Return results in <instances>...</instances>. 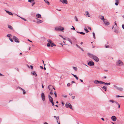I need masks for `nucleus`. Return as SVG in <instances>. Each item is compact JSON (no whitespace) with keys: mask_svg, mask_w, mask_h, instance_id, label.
I'll use <instances>...</instances> for the list:
<instances>
[{"mask_svg":"<svg viewBox=\"0 0 124 124\" xmlns=\"http://www.w3.org/2000/svg\"><path fill=\"white\" fill-rule=\"evenodd\" d=\"M54 94L55 96V97H57V94L56 93L55 91H54Z\"/></svg>","mask_w":124,"mask_h":124,"instance_id":"40","label":"nucleus"},{"mask_svg":"<svg viewBox=\"0 0 124 124\" xmlns=\"http://www.w3.org/2000/svg\"><path fill=\"white\" fill-rule=\"evenodd\" d=\"M51 103L52 104V106H54V101H53L52 102H51Z\"/></svg>","mask_w":124,"mask_h":124,"instance_id":"51","label":"nucleus"},{"mask_svg":"<svg viewBox=\"0 0 124 124\" xmlns=\"http://www.w3.org/2000/svg\"><path fill=\"white\" fill-rule=\"evenodd\" d=\"M19 17H20L22 19H23V20L25 21H26V19H25V18H23V17H21L19 16H18Z\"/></svg>","mask_w":124,"mask_h":124,"instance_id":"34","label":"nucleus"},{"mask_svg":"<svg viewBox=\"0 0 124 124\" xmlns=\"http://www.w3.org/2000/svg\"><path fill=\"white\" fill-rule=\"evenodd\" d=\"M85 15L86 16H87L88 17H89V14L87 11L85 12Z\"/></svg>","mask_w":124,"mask_h":124,"instance_id":"19","label":"nucleus"},{"mask_svg":"<svg viewBox=\"0 0 124 124\" xmlns=\"http://www.w3.org/2000/svg\"><path fill=\"white\" fill-rule=\"evenodd\" d=\"M30 67L31 68V69H33V66L32 65H30Z\"/></svg>","mask_w":124,"mask_h":124,"instance_id":"55","label":"nucleus"},{"mask_svg":"<svg viewBox=\"0 0 124 124\" xmlns=\"http://www.w3.org/2000/svg\"><path fill=\"white\" fill-rule=\"evenodd\" d=\"M88 29H89L90 30H91V28L90 27L88 26Z\"/></svg>","mask_w":124,"mask_h":124,"instance_id":"47","label":"nucleus"},{"mask_svg":"<svg viewBox=\"0 0 124 124\" xmlns=\"http://www.w3.org/2000/svg\"><path fill=\"white\" fill-rule=\"evenodd\" d=\"M71 39L72 40L73 42H77V39L75 38L73 36H71Z\"/></svg>","mask_w":124,"mask_h":124,"instance_id":"13","label":"nucleus"},{"mask_svg":"<svg viewBox=\"0 0 124 124\" xmlns=\"http://www.w3.org/2000/svg\"><path fill=\"white\" fill-rule=\"evenodd\" d=\"M79 80H80V81H81V82H83V80H82V79H79Z\"/></svg>","mask_w":124,"mask_h":124,"instance_id":"58","label":"nucleus"},{"mask_svg":"<svg viewBox=\"0 0 124 124\" xmlns=\"http://www.w3.org/2000/svg\"><path fill=\"white\" fill-rule=\"evenodd\" d=\"M40 69H43V67L42 66H40Z\"/></svg>","mask_w":124,"mask_h":124,"instance_id":"54","label":"nucleus"},{"mask_svg":"<svg viewBox=\"0 0 124 124\" xmlns=\"http://www.w3.org/2000/svg\"><path fill=\"white\" fill-rule=\"evenodd\" d=\"M113 86L115 87L117 89L119 90L120 91H123V88L122 87H118L115 85H113Z\"/></svg>","mask_w":124,"mask_h":124,"instance_id":"7","label":"nucleus"},{"mask_svg":"<svg viewBox=\"0 0 124 124\" xmlns=\"http://www.w3.org/2000/svg\"><path fill=\"white\" fill-rule=\"evenodd\" d=\"M76 46L78 48H80V47L78 45H77V44H76Z\"/></svg>","mask_w":124,"mask_h":124,"instance_id":"46","label":"nucleus"},{"mask_svg":"<svg viewBox=\"0 0 124 124\" xmlns=\"http://www.w3.org/2000/svg\"><path fill=\"white\" fill-rule=\"evenodd\" d=\"M60 1L63 4H67L68 3V1L67 0H60Z\"/></svg>","mask_w":124,"mask_h":124,"instance_id":"14","label":"nucleus"},{"mask_svg":"<svg viewBox=\"0 0 124 124\" xmlns=\"http://www.w3.org/2000/svg\"><path fill=\"white\" fill-rule=\"evenodd\" d=\"M99 18L101 19L103 21L105 19H104V17L103 16H100L99 17Z\"/></svg>","mask_w":124,"mask_h":124,"instance_id":"17","label":"nucleus"},{"mask_svg":"<svg viewBox=\"0 0 124 124\" xmlns=\"http://www.w3.org/2000/svg\"><path fill=\"white\" fill-rule=\"evenodd\" d=\"M59 116L58 117L57 116V117L56 118V119L57 120V121H58V120H59Z\"/></svg>","mask_w":124,"mask_h":124,"instance_id":"39","label":"nucleus"},{"mask_svg":"<svg viewBox=\"0 0 124 124\" xmlns=\"http://www.w3.org/2000/svg\"><path fill=\"white\" fill-rule=\"evenodd\" d=\"M102 88L105 91H107V88L106 86H104L102 87Z\"/></svg>","mask_w":124,"mask_h":124,"instance_id":"23","label":"nucleus"},{"mask_svg":"<svg viewBox=\"0 0 124 124\" xmlns=\"http://www.w3.org/2000/svg\"><path fill=\"white\" fill-rule=\"evenodd\" d=\"M36 17H37L39 18H41V15L39 14H37L36 15Z\"/></svg>","mask_w":124,"mask_h":124,"instance_id":"21","label":"nucleus"},{"mask_svg":"<svg viewBox=\"0 0 124 124\" xmlns=\"http://www.w3.org/2000/svg\"><path fill=\"white\" fill-rule=\"evenodd\" d=\"M93 37L94 39H95V34L94 32L93 33Z\"/></svg>","mask_w":124,"mask_h":124,"instance_id":"33","label":"nucleus"},{"mask_svg":"<svg viewBox=\"0 0 124 124\" xmlns=\"http://www.w3.org/2000/svg\"><path fill=\"white\" fill-rule=\"evenodd\" d=\"M124 96H120L119 95H116V97H124Z\"/></svg>","mask_w":124,"mask_h":124,"instance_id":"31","label":"nucleus"},{"mask_svg":"<svg viewBox=\"0 0 124 124\" xmlns=\"http://www.w3.org/2000/svg\"><path fill=\"white\" fill-rule=\"evenodd\" d=\"M76 32L78 33H80L82 35H85V33L83 32H79L78 31H76Z\"/></svg>","mask_w":124,"mask_h":124,"instance_id":"22","label":"nucleus"},{"mask_svg":"<svg viewBox=\"0 0 124 124\" xmlns=\"http://www.w3.org/2000/svg\"><path fill=\"white\" fill-rule=\"evenodd\" d=\"M75 98V96H72V99H74Z\"/></svg>","mask_w":124,"mask_h":124,"instance_id":"52","label":"nucleus"},{"mask_svg":"<svg viewBox=\"0 0 124 124\" xmlns=\"http://www.w3.org/2000/svg\"><path fill=\"white\" fill-rule=\"evenodd\" d=\"M63 97H65V98H66L67 97V95H64L63 96Z\"/></svg>","mask_w":124,"mask_h":124,"instance_id":"60","label":"nucleus"},{"mask_svg":"<svg viewBox=\"0 0 124 124\" xmlns=\"http://www.w3.org/2000/svg\"><path fill=\"white\" fill-rule=\"evenodd\" d=\"M109 101H110V102H111L113 103H114L115 102V101H114V100H110Z\"/></svg>","mask_w":124,"mask_h":124,"instance_id":"37","label":"nucleus"},{"mask_svg":"<svg viewBox=\"0 0 124 124\" xmlns=\"http://www.w3.org/2000/svg\"><path fill=\"white\" fill-rule=\"evenodd\" d=\"M66 40H67L68 41H69L71 44H72V43L71 40L69 38H66Z\"/></svg>","mask_w":124,"mask_h":124,"instance_id":"18","label":"nucleus"},{"mask_svg":"<svg viewBox=\"0 0 124 124\" xmlns=\"http://www.w3.org/2000/svg\"><path fill=\"white\" fill-rule=\"evenodd\" d=\"M44 124H48L46 122H44Z\"/></svg>","mask_w":124,"mask_h":124,"instance_id":"62","label":"nucleus"},{"mask_svg":"<svg viewBox=\"0 0 124 124\" xmlns=\"http://www.w3.org/2000/svg\"><path fill=\"white\" fill-rule=\"evenodd\" d=\"M84 30L85 31H86V33H87L89 32V31L86 28H85L84 29Z\"/></svg>","mask_w":124,"mask_h":124,"instance_id":"36","label":"nucleus"},{"mask_svg":"<svg viewBox=\"0 0 124 124\" xmlns=\"http://www.w3.org/2000/svg\"><path fill=\"white\" fill-rule=\"evenodd\" d=\"M8 28L10 29L11 30H12L13 29L12 27L10 25H8Z\"/></svg>","mask_w":124,"mask_h":124,"instance_id":"25","label":"nucleus"},{"mask_svg":"<svg viewBox=\"0 0 124 124\" xmlns=\"http://www.w3.org/2000/svg\"><path fill=\"white\" fill-rule=\"evenodd\" d=\"M103 22L105 24V25H108L109 24V23L107 21V20L106 19H105L103 21Z\"/></svg>","mask_w":124,"mask_h":124,"instance_id":"11","label":"nucleus"},{"mask_svg":"<svg viewBox=\"0 0 124 124\" xmlns=\"http://www.w3.org/2000/svg\"><path fill=\"white\" fill-rule=\"evenodd\" d=\"M43 22V21L41 20H39V21H38L37 22V23H41Z\"/></svg>","mask_w":124,"mask_h":124,"instance_id":"32","label":"nucleus"},{"mask_svg":"<svg viewBox=\"0 0 124 124\" xmlns=\"http://www.w3.org/2000/svg\"><path fill=\"white\" fill-rule=\"evenodd\" d=\"M28 2L30 3H32L34 1V0H28Z\"/></svg>","mask_w":124,"mask_h":124,"instance_id":"28","label":"nucleus"},{"mask_svg":"<svg viewBox=\"0 0 124 124\" xmlns=\"http://www.w3.org/2000/svg\"><path fill=\"white\" fill-rule=\"evenodd\" d=\"M101 82L102 81H99L96 80H95L94 82V83L96 84H101Z\"/></svg>","mask_w":124,"mask_h":124,"instance_id":"12","label":"nucleus"},{"mask_svg":"<svg viewBox=\"0 0 124 124\" xmlns=\"http://www.w3.org/2000/svg\"><path fill=\"white\" fill-rule=\"evenodd\" d=\"M80 49H81L83 51H84L83 49L80 47V48H79Z\"/></svg>","mask_w":124,"mask_h":124,"instance_id":"56","label":"nucleus"},{"mask_svg":"<svg viewBox=\"0 0 124 124\" xmlns=\"http://www.w3.org/2000/svg\"><path fill=\"white\" fill-rule=\"evenodd\" d=\"M74 19H75L76 21L77 22L78 21V18H77V17L76 16H75Z\"/></svg>","mask_w":124,"mask_h":124,"instance_id":"29","label":"nucleus"},{"mask_svg":"<svg viewBox=\"0 0 124 124\" xmlns=\"http://www.w3.org/2000/svg\"><path fill=\"white\" fill-rule=\"evenodd\" d=\"M110 83H107V84L106 85H110Z\"/></svg>","mask_w":124,"mask_h":124,"instance_id":"48","label":"nucleus"},{"mask_svg":"<svg viewBox=\"0 0 124 124\" xmlns=\"http://www.w3.org/2000/svg\"><path fill=\"white\" fill-rule=\"evenodd\" d=\"M114 32L116 33H117L118 32V31L117 30H116L114 31Z\"/></svg>","mask_w":124,"mask_h":124,"instance_id":"42","label":"nucleus"},{"mask_svg":"<svg viewBox=\"0 0 124 124\" xmlns=\"http://www.w3.org/2000/svg\"><path fill=\"white\" fill-rule=\"evenodd\" d=\"M44 1L46 3H47L48 5H50L49 2L47 0H44Z\"/></svg>","mask_w":124,"mask_h":124,"instance_id":"24","label":"nucleus"},{"mask_svg":"<svg viewBox=\"0 0 124 124\" xmlns=\"http://www.w3.org/2000/svg\"><path fill=\"white\" fill-rule=\"evenodd\" d=\"M118 105V108H120V105L119 104H117Z\"/></svg>","mask_w":124,"mask_h":124,"instance_id":"57","label":"nucleus"},{"mask_svg":"<svg viewBox=\"0 0 124 124\" xmlns=\"http://www.w3.org/2000/svg\"><path fill=\"white\" fill-rule=\"evenodd\" d=\"M19 88L22 90V91H23V94H24L26 93V92L24 89H22V88L20 87H19Z\"/></svg>","mask_w":124,"mask_h":124,"instance_id":"26","label":"nucleus"},{"mask_svg":"<svg viewBox=\"0 0 124 124\" xmlns=\"http://www.w3.org/2000/svg\"><path fill=\"white\" fill-rule=\"evenodd\" d=\"M111 119L113 121H115L116 120V117L115 116H113L111 117Z\"/></svg>","mask_w":124,"mask_h":124,"instance_id":"15","label":"nucleus"},{"mask_svg":"<svg viewBox=\"0 0 124 124\" xmlns=\"http://www.w3.org/2000/svg\"><path fill=\"white\" fill-rule=\"evenodd\" d=\"M122 27L124 30V24H122Z\"/></svg>","mask_w":124,"mask_h":124,"instance_id":"49","label":"nucleus"},{"mask_svg":"<svg viewBox=\"0 0 124 124\" xmlns=\"http://www.w3.org/2000/svg\"><path fill=\"white\" fill-rule=\"evenodd\" d=\"M116 65L117 66H122L123 65V63L121 60H119L116 62Z\"/></svg>","mask_w":124,"mask_h":124,"instance_id":"3","label":"nucleus"},{"mask_svg":"<svg viewBox=\"0 0 124 124\" xmlns=\"http://www.w3.org/2000/svg\"><path fill=\"white\" fill-rule=\"evenodd\" d=\"M6 12L9 15L11 16L13 14L11 12L7 10H6Z\"/></svg>","mask_w":124,"mask_h":124,"instance_id":"20","label":"nucleus"},{"mask_svg":"<svg viewBox=\"0 0 124 124\" xmlns=\"http://www.w3.org/2000/svg\"><path fill=\"white\" fill-rule=\"evenodd\" d=\"M75 83V82L74 81H72V82H71V83L72 84L73 83Z\"/></svg>","mask_w":124,"mask_h":124,"instance_id":"63","label":"nucleus"},{"mask_svg":"<svg viewBox=\"0 0 124 124\" xmlns=\"http://www.w3.org/2000/svg\"><path fill=\"white\" fill-rule=\"evenodd\" d=\"M65 106L66 108H69L72 109V106L70 103H69V104L66 103L65 104Z\"/></svg>","mask_w":124,"mask_h":124,"instance_id":"5","label":"nucleus"},{"mask_svg":"<svg viewBox=\"0 0 124 124\" xmlns=\"http://www.w3.org/2000/svg\"><path fill=\"white\" fill-rule=\"evenodd\" d=\"M101 84L106 85V84H107V83H106L104 82H103V81H102Z\"/></svg>","mask_w":124,"mask_h":124,"instance_id":"38","label":"nucleus"},{"mask_svg":"<svg viewBox=\"0 0 124 124\" xmlns=\"http://www.w3.org/2000/svg\"><path fill=\"white\" fill-rule=\"evenodd\" d=\"M116 2L115 3V4L116 6H117L118 5L119 3V0H115Z\"/></svg>","mask_w":124,"mask_h":124,"instance_id":"16","label":"nucleus"},{"mask_svg":"<svg viewBox=\"0 0 124 124\" xmlns=\"http://www.w3.org/2000/svg\"><path fill=\"white\" fill-rule=\"evenodd\" d=\"M50 94L51 95H53V92H52V90H51L50 92Z\"/></svg>","mask_w":124,"mask_h":124,"instance_id":"41","label":"nucleus"},{"mask_svg":"<svg viewBox=\"0 0 124 124\" xmlns=\"http://www.w3.org/2000/svg\"><path fill=\"white\" fill-rule=\"evenodd\" d=\"M7 36L8 37H12V35L11 34H7Z\"/></svg>","mask_w":124,"mask_h":124,"instance_id":"30","label":"nucleus"},{"mask_svg":"<svg viewBox=\"0 0 124 124\" xmlns=\"http://www.w3.org/2000/svg\"><path fill=\"white\" fill-rule=\"evenodd\" d=\"M9 40H10V41H11V42H13V40L11 38H10L9 37Z\"/></svg>","mask_w":124,"mask_h":124,"instance_id":"43","label":"nucleus"},{"mask_svg":"<svg viewBox=\"0 0 124 124\" xmlns=\"http://www.w3.org/2000/svg\"><path fill=\"white\" fill-rule=\"evenodd\" d=\"M72 27H73V28H71V30H75V28L74 27V26H72Z\"/></svg>","mask_w":124,"mask_h":124,"instance_id":"45","label":"nucleus"},{"mask_svg":"<svg viewBox=\"0 0 124 124\" xmlns=\"http://www.w3.org/2000/svg\"><path fill=\"white\" fill-rule=\"evenodd\" d=\"M48 42L47 44V46L49 47L51 46L52 47L53 46H55L56 45L53 41L50 39H48L47 40Z\"/></svg>","mask_w":124,"mask_h":124,"instance_id":"2","label":"nucleus"},{"mask_svg":"<svg viewBox=\"0 0 124 124\" xmlns=\"http://www.w3.org/2000/svg\"><path fill=\"white\" fill-rule=\"evenodd\" d=\"M67 85L68 86H70V83H68L67 84Z\"/></svg>","mask_w":124,"mask_h":124,"instance_id":"59","label":"nucleus"},{"mask_svg":"<svg viewBox=\"0 0 124 124\" xmlns=\"http://www.w3.org/2000/svg\"><path fill=\"white\" fill-rule=\"evenodd\" d=\"M88 64L90 66H93L94 65V63L92 61H91L89 62Z\"/></svg>","mask_w":124,"mask_h":124,"instance_id":"8","label":"nucleus"},{"mask_svg":"<svg viewBox=\"0 0 124 124\" xmlns=\"http://www.w3.org/2000/svg\"><path fill=\"white\" fill-rule=\"evenodd\" d=\"M57 122L58 124H60V123L59 121V122L58 121H57Z\"/></svg>","mask_w":124,"mask_h":124,"instance_id":"61","label":"nucleus"},{"mask_svg":"<svg viewBox=\"0 0 124 124\" xmlns=\"http://www.w3.org/2000/svg\"><path fill=\"white\" fill-rule=\"evenodd\" d=\"M75 78H76V79L77 80H78V77L76 76V77H75Z\"/></svg>","mask_w":124,"mask_h":124,"instance_id":"50","label":"nucleus"},{"mask_svg":"<svg viewBox=\"0 0 124 124\" xmlns=\"http://www.w3.org/2000/svg\"><path fill=\"white\" fill-rule=\"evenodd\" d=\"M59 36L62 38L63 37L61 35H60Z\"/></svg>","mask_w":124,"mask_h":124,"instance_id":"64","label":"nucleus"},{"mask_svg":"<svg viewBox=\"0 0 124 124\" xmlns=\"http://www.w3.org/2000/svg\"><path fill=\"white\" fill-rule=\"evenodd\" d=\"M41 98L42 101H44L45 100V95L43 93H41Z\"/></svg>","mask_w":124,"mask_h":124,"instance_id":"9","label":"nucleus"},{"mask_svg":"<svg viewBox=\"0 0 124 124\" xmlns=\"http://www.w3.org/2000/svg\"><path fill=\"white\" fill-rule=\"evenodd\" d=\"M73 69L76 71L77 70L78 68H77L75 67H73Z\"/></svg>","mask_w":124,"mask_h":124,"instance_id":"27","label":"nucleus"},{"mask_svg":"<svg viewBox=\"0 0 124 124\" xmlns=\"http://www.w3.org/2000/svg\"><path fill=\"white\" fill-rule=\"evenodd\" d=\"M87 55L89 56L93 59L96 62H98L99 61V58L96 56L90 53H87Z\"/></svg>","mask_w":124,"mask_h":124,"instance_id":"1","label":"nucleus"},{"mask_svg":"<svg viewBox=\"0 0 124 124\" xmlns=\"http://www.w3.org/2000/svg\"><path fill=\"white\" fill-rule=\"evenodd\" d=\"M48 97L49 101L51 102H52L53 101V98L49 95H48Z\"/></svg>","mask_w":124,"mask_h":124,"instance_id":"10","label":"nucleus"},{"mask_svg":"<svg viewBox=\"0 0 124 124\" xmlns=\"http://www.w3.org/2000/svg\"><path fill=\"white\" fill-rule=\"evenodd\" d=\"M55 30L56 31H63L64 30L63 28H61V27H56L55 28Z\"/></svg>","mask_w":124,"mask_h":124,"instance_id":"4","label":"nucleus"},{"mask_svg":"<svg viewBox=\"0 0 124 124\" xmlns=\"http://www.w3.org/2000/svg\"><path fill=\"white\" fill-rule=\"evenodd\" d=\"M35 4V2H33V3L32 4V5H31L32 6H33Z\"/></svg>","mask_w":124,"mask_h":124,"instance_id":"44","label":"nucleus"},{"mask_svg":"<svg viewBox=\"0 0 124 124\" xmlns=\"http://www.w3.org/2000/svg\"><path fill=\"white\" fill-rule=\"evenodd\" d=\"M105 47H106V48H109V45H107V46H106Z\"/></svg>","mask_w":124,"mask_h":124,"instance_id":"53","label":"nucleus"},{"mask_svg":"<svg viewBox=\"0 0 124 124\" xmlns=\"http://www.w3.org/2000/svg\"><path fill=\"white\" fill-rule=\"evenodd\" d=\"M31 73H32V74L33 75H35V74L36 73L35 72V71H33V72H31Z\"/></svg>","mask_w":124,"mask_h":124,"instance_id":"35","label":"nucleus"},{"mask_svg":"<svg viewBox=\"0 0 124 124\" xmlns=\"http://www.w3.org/2000/svg\"><path fill=\"white\" fill-rule=\"evenodd\" d=\"M13 39H14L15 41L17 43H19L20 41L19 39L16 36H13Z\"/></svg>","mask_w":124,"mask_h":124,"instance_id":"6","label":"nucleus"}]
</instances>
